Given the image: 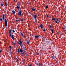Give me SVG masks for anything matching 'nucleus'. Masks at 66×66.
I'll return each mask as SVG.
<instances>
[{"instance_id": "9", "label": "nucleus", "mask_w": 66, "mask_h": 66, "mask_svg": "<svg viewBox=\"0 0 66 66\" xmlns=\"http://www.w3.org/2000/svg\"><path fill=\"white\" fill-rule=\"evenodd\" d=\"M16 8L18 10H19V9H20V7L18 6H17Z\"/></svg>"}, {"instance_id": "20", "label": "nucleus", "mask_w": 66, "mask_h": 66, "mask_svg": "<svg viewBox=\"0 0 66 66\" xmlns=\"http://www.w3.org/2000/svg\"><path fill=\"white\" fill-rule=\"evenodd\" d=\"M27 43L28 44H29V41H27Z\"/></svg>"}, {"instance_id": "21", "label": "nucleus", "mask_w": 66, "mask_h": 66, "mask_svg": "<svg viewBox=\"0 0 66 66\" xmlns=\"http://www.w3.org/2000/svg\"><path fill=\"white\" fill-rule=\"evenodd\" d=\"M51 32H52V33H53V29H51Z\"/></svg>"}, {"instance_id": "28", "label": "nucleus", "mask_w": 66, "mask_h": 66, "mask_svg": "<svg viewBox=\"0 0 66 66\" xmlns=\"http://www.w3.org/2000/svg\"><path fill=\"white\" fill-rule=\"evenodd\" d=\"M54 21L56 23H57V21Z\"/></svg>"}, {"instance_id": "30", "label": "nucleus", "mask_w": 66, "mask_h": 66, "mask_svg": "<svg viewBox=\"0 0 66 66\" xmlns=\"http://www.w3.org/2000/svg\"><path fill=\"white\" fill-rule=\"evenodd\" d=\"M37 55H39V53H37Z\"/></svg>"}, {"instance_id": "3", "label": "nucleus", "mask_w": 66, "mask_h": 66, "mask_svg": "<svg viewBox=\"0 0 66 66\" xmlns=\"http://www.w3.org/2000/svg\"><path fill=\"white\" fill-rule=\"evenodd\" d=\"M37 17V15H34L32 16L33 18H34L35 20H36V19Z\"/></svg>"}, {"instance_id": "5", "label": "nucleus", "mask_w": 66, "mask_h": 66, "mask_svg": "<svg viewBox=\"0 0 66 66\" xmlns=\"http://www.w3.org/2000/svg\"><path fill=\"white\" fill-rule=\"evenodd\" d=\"M18 15L20 16L21 15V11H19V12H18Z\"/></svg>"}, {"instance_id": "26", "label": "nucleus", "mask_w": 66, "mask_h": 66, "mask_svg": "<svg viewBox=\"0 0 66 66\" xmlns=\"http://www.w3.org/2000/svg\"><path fill=\"white\" fill-rule=\"evenodd\" d=\"M0 20L1 21L2 20V19L0 18Z\"/></svg>"}, {"instance_id": "14", "label": "nucleus", "mask_w": 66, "mask_h": 66, "mask_svg": "<svg viewBox=\"0 0 66 66\" xmlns=\"http://www.w3.org/2000/svg\"><path fill=\"white\" fill-rule=\"evenodd\" d=\"M21 34L23 37L24 36H23V34L22 33V32H21Z\"/></svg>"}, {"instance_id": "19", "label": "nucleus", "mask_w": 66, "mask_h": 66, "mask_svg": "<svg viewBox=\"0 0 66 66\" xmlns=\"http://www.w3.org/2000/svg\"><path fill=\"white\" fill-rule=\"evenodd\" d=\"M48 5L46 6V9H48Z\"/></svg>"}, {"instance_id": "2", "label": "nucleus", "mask_w": 66, "mask_h": 66, "mask_svg": "<svg viewBox=\"0 0 66 66\" xmlns=\"http://www.w3.org/2000/svg\"><path fill=\"white\" fill-rule=\"evenodd\" d=\"M20 51L21 53V54H22V52H23V51L21 49H20V50H19V49H18V52L19 53V52H20Z\"/></svg>"}, {"instance_id": "16", "label": "nucleus", "mask_w": 66, "mask_h": 66, "mask_svg": "<svg viewBox=\"0 0 66 66\" xmlns=\"http://www.w3.org/2000/svg\"><path fill=\"white\" fill-rule=\"evenodd\" d=\"M9 48H10V50H12V47H11V46H9Z\"/></svg>"}, {"instance_id": "4", "label": "nucleus", "mask_w": 66, "mask_h": 66, "mask_svg": "<svg viewBox=\"0 0 66 66\" xmlns=\"http://www.w3.org/2000/svg\"><path fill=\"white\" fill-rule=\"evenodd\" d=\"M5 27H7V21H6V19H5Z\"/></svg>"}, {"instance_id": "8", "label": "nucleus", "mask_w": 66, "mask_h": 66, "mask_svg": "<svg viewBox=\"0 0 66 66\" xmlns=\"http://www.w3.org/2000/svg\"><path fill=\"white\" fill-rule=\"evenodd\" d=\"M32 11H36V9L35 8H32Z\"/></svg>"}, {"instance_id": "10", "label": "nucleus", "mask_w": 66, "mask_h": 66, "mask_svg": "<svg viewBox=\"0 0 66 66\" xmlns=\"http://www.w3.org/2000/svg\"><path fill=\"white\" fill-rule=\"evenodd\" d=\"M35 38H38L39 37V36H35Z\"/></svg>"}, {"instance_id": "15", "label": "nucleus", "mask_w": 66, "mask_h": 66, "mask_svg": "<svg viewBox=\"0 0 66 66\" xmlns=\"http://www.w3.org/2000/svg\"><path fill=\"white\" fill-rule=\"evenodd\" d=\"M52 20H56V19L53 18L52 19Z\"/></svg>"}, {"instance_id": "27", "label": "nucleus", "mask_w": 66, "mask_h": 66, "mask_svg": "<svg viewBox=\"0 0 66 66\" xmlns=\"http://www.w3.org/2000/svg\"><path fill=\"white\" fill-rule=\"evenodd\" d=\"M21 21H23L24 20H23V19H21Z\"/></svg>"}, {"instance_id": "39", "label": "nucleus", "mask_w": 66, "mask_h": 66, "mask_svg": "<svg viewBox=\"0 0 66 66\" xmlns=\"http://www.w3.org/2000/svg\"><path fill=\"white\" fill-rule=\"evenodd\" d=\"M13 1H15V0H13Z\"/></svg>"}, {"instance_id": "1", "label": "nucleus", "mask_w": 66, "mask_h": 66, "mask_svg": "<svg viewBox=\"0 0 66 66\" xmlns=\"http://www.w3.org/2000/svg\"><path fill=\"white\" fill-rule=\"evenodd\" d=\"M9 35L11 36V38H12V39L13 40H14V35H12V34H11V30H10L9 31Z\"/></svg>"}, {"instance_id": "17", "label": "nucleus", "mask_w": 66, "mask_h": 66, "mask_svg": "<svg viewBox=\"0 0 66 66\" xmlns=\"http://www.w3.org/2000/svg\"><path fill=\"white\" fill-rule=\"evenodd\" d=\"M19 42L20 43H21V44H22V42H21V41L20 40H19Z\"/></svg>"}, {"instance_id": "13", "label": "nucleus", "mask_w": 66, "mask_h": 66, "mask_svg": "<svg viewBox=\"0 0 66 66\" xmlns=\"http://www.w3.org/2000/svg\"><path fill=\"white\" fill-rule=\"evenodd\" d=\"M12 12L13 14H15V11H12Z\"/></svg>"}, {"instance_id": "33", "label": "nucleus", "mask_w": 66, "mask_h": 66, "mask_svg": "<svg viewBox=\"0 0 66 66\" xmlns=\"http://www.w3.org/2000/svg\"><path fill=\"white\" fill-rule=\"evenodd\" d=\"M18 20H16V22H18Z\"/></svg>"}, {"instance_id": "34", "label": "nucleus", "mask_w": 66, "mask_h": 66, "mask_svg": "<svg viewBox=\"0 0 66 66\" xmlns=\"http://www.w3.org/2000/svg\"><path fill=\"white\" fill-rule=\"evenodd\" d=\"M26 56H28V54H26Z\"/></svg>"}, {"instance_id": "12", "label": "nucleus", "mask_w": 66, "mask_h": 66, "mask_svg": "<svg viewBox=\"0 0 66 66\" xmlns=\"http://www.w3.org/2000/svg\"><path fill=\"white\" fill-rule=\"evenodd\" d=\"M3 20H4V16H5V15H4V14H3Z\"/></svg>"}, {"instance_id": "24", "label": "nucleus", "mask_w": 66, "mask_h": 66, "mask_svg": "<svg viewBox=\"0 0 66 66\" xmlns=\"http://www.w3.org/2000/svg\"><path fill=\"white\" fill-rule=\"evenodd\" d=\"M12 31H13V33H15V31H14V30H12Z\"/></svg>"}, {"instance_id": "23", "label": "nucleus", "mask_w": 66, "mask_h": 66, "mask_svg": "<svg viewBox=\"0 0 66 66\" xmlns=\"http://www.w3.org/2000/svg\"><path fill=\"white\" fill-rule=\"evenodd\" d=\"M52 57L53 59H54V57L53 56H52Z\"/></svg>"}, {"instance_id": "25", "label": "nucleus", "mask_w": 66, "mask_h": 66, "mask_svg": "<svg viewBox=\"0 0 66 66\" xmlns=\"http://www.w3.org/2000/svg\"><path fill=\"white\" fill-rule=\"evenodd\" d=\"M43 31L44 32H45V28L43 29Z\"/></svg>"}, {"instance_id": "35", "label": "nucleus", "mask_w": 66, "mask_h": 66, "mask_svg": "<svg viewBox=\"0 0 66 66\" xmlns=\"http://www.w3.org/2000/svg\"><path fill=\"white\" fill-rule=\"evenodd\" d=\"M1 5L2 6H3V4H1Z\"/></svg>"}, {"instance_id": "41", "label": "nucleus", "mask_w": 66, "mask_h": 66, "mask_svg": "<svg viewBox=\"0 0 66 66\" xmlns=\"http://www.w3.org/2000/svg\"><path fill=\"white\" fill-rule=\"evenodd\" d=\"M34 1H35V0H34Z\"/></svg>"}, {"instance_id": "31", "label": "nucleus", "mask_w": 66, "mask_h": 66, "mask_svg": "<svg viewBox=\"0 0 66 66\" xmlns=\"http://www.w3.org/2000/svg\"><path fill=\"white\" fill-rule=\"evenodd\" d=\"M63 30H65V28H63Z\"/></svg>"}, {"instance_id": "7", "label": "nucleus", "mask_w": 66, "mask_h": 66, "mask_svg": "<svg viewBox=\"0 0 66 66\" xmlns=\"http://www.w3.org/2000/svg\"><path fill=\"white\" fill-rule=\"evenodd\" d=\"M39 27H40V28H41V29H43V25L42 24H41L39 26L38 28H39Z\"/></svg>"}, {"instance_id": "36", "label": "nucleus", "mask_w": 66, "mask_h": 66, "mask_svg": "<svg viewBox=\"0 0 66 66\" xmlns=\"http://www.w3.org/2000/svg\"><path fill=\"white\" fill-rule=\"evenodd\" d=\"M52 27V26H51V25L50 26V28H51Z\"/></svg>"}, {"instance_id": "18", "label": "nucleus", "mask_w": 66, "mask_h": 66, "mask_svg": "<svg viewBox=\"0 0 66 66\" xmlns=\"http://www.w3.org/2000/svg\"><path fill=\"white\" fill-rule=\"evenodd\" d=\"M56 20H57V21H59L60 20H59V19H56Z\"/></svg>"}, {"instance_id": "38", "label": "nucleus", "mask_w": 66, "mask_h": 66, "mask_svg": "<svg viewBox=\"0 0 66 66\" xmlns=\"http://www.w3.org/2000/svg\"><path fill=\"white\" fill-rule=\"evenodd\" d=\"M2 51L1 50H0V52H1Z\"/></svg>"}, {"instance_id": "29", "label": "nucleus", "mask_w": 66, "mask_h": 66, "mask_svg": "<svg viewBox=\"0 0 66 66\" xmlns=\"http://www.w3.org/2000/svg\"><path fill=\"white\" fill-rule=\"evenodd\" d=\"M10 53L11 54H12V51H10Z\"/></svg>"}, {"instance_id": "11", "label": "nucleus", "mask_w": 66, "mask_h": 66, "mask_svg": "<svg viewBox=\"0 0 66 66\" xmlns=\"http://www.w3.org/2000/svg\"><path fill=\"white\" fill-rule=\"evenodd\" d=\"M18 44H19V45H20V46H22V44L18 42Z\"/></svg>"}, {"instance_id": "37", "label": "nucleus", "mask_w": 66, "mask_h": 66, "mask_svg": "<svg viewBox=\"0 0 66 66\" xmlns=\"http://www.w3.org/2000/svg\"><path fill=\"white\" fill-rule=\"evenodd\" d=\"M47 17H49V16L48 15L47 16Z\"/></svg>"}, {"instance_id": "22", "label": "nucleus", "mask_w": 66, "mask_h": 66, "mask_svg": "<svg viewBox=\"0 0 66 66\" xmlns=\"http://www.w3.org/2000/svg\"><path fill=\"white\" fill-rule=\"evenodd\" d=\"M5 4L6 5V6H7V4H6V3H5Z\"/></svg>"}, {"instance_id": "6", "label": "nucleus", "mask_w": 66, "mask_h": 66, "mask_svg": "<svg viewBox=\"0 0 66 66\" xmlns=\"http://www.w3.org/2000/svg\"><path fill=\"white\" fill-rule=\"evenodd\" d=\"M37 66H41L42 65L41 64H40V63H37L36 64Z\"/></svg>"}, {"instance_id": "32", "label": "nucleus", "mask_w": 66, "mask_h": 66, "mask_svg": "<svg viewBox=\"0 0 66 66\" xmlns=\"http://www.w3.org/2000/svg\"><path fill=\"white\" fill-rule=\"evenodd\" d=\"M16 61H18V59H17V58H16Z\"/></svg>"}, {"instance_id": "40", "label": "nucleus", "mask_w": 66, "mask_h": 66, "mask_svg": "<svg viewBox=\"0 0 66 66\" xmlns=\"http://www.w3.org/2000/svg\"><path fill=\"white\" fill-rule=\"evenodd\" d=\"M17 5H18V4H17Z\"/></svg>"}]
</instances>
